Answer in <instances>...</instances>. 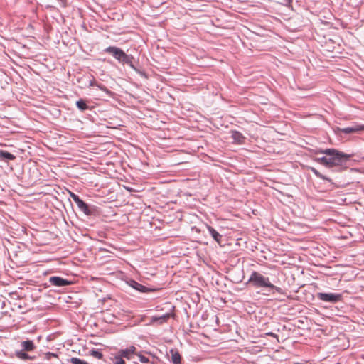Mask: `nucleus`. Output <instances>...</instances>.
I'll return each mask as SVG.
<instances>
[{"instance_id": "f257e3e1", "label": "nucleus", "mask_w": 364, "mask_h": 364, "mask_svg": "<svg viewBox=\"0 0 364 364\" xmlns=\"http://www.w3.org/2000/svg\"><path fill=\"white\" fill-rule=\"evenodd\" d=\"M326 156L317 158L316 161L328 168L341 166L346 164L350 156L334 149H326L321 151Z\"/></svg>"}, {"instance_id": "f03ea898", "label": "nucleus", "mask_w": 364, "mask_h": 364, "mask_svg": "<svg viewBox=\"0 0 364 364\" xmlns=\"http://www.w3.org/2000/svg\"><path fill=\"white\" fill-rule=\"evenodd\" d=\"M248 282L252 284L255 288L267 287L274 289L276 291L281 293L282 289L272 284L269 277H264L261 273L253 271L248 279Z\"/></svg>"}, {"instance_id": "7ed1b4c3", "label": "nucleus", "mask_w": 364, "mask_h": 364, "mask_svg": "<svg viewBox=\"0 0 364 364\" xmlns=\"http://www.w3.org/2000/svg\"><path fill=\"white\" fill-rule=\"evenodd\" d=\"M105 52L111 54L119 63L129 65L133 69L135 68L133 65V56L126 54L121 48L109 46L105 49Z\"/></svg>"}, {"instance_id": "20e7f679", "label": "nucleus", "mask_w": 364, "mask_h": 364, "mask_svg": "<svg viewBox=\"0 0 364 364\" xmlns=\"http://www.w3.org/2000/svg\"><path fill=\"white\" fill-rule=\"evenodd\" d=\"M341 294L333 293H318L317 298L326 302L336 303L341 299Z\"/></svg>"}, {"instance_id": "39448f33", "label": "nucleus", "mask_w": 364, "mask_h": 364, "mask_svg": "<svg viewBox=\"0 0 364 364\" xmlns=\"http://www.w3.org/2000/svg\"><path fill=\"white\" fill-rule=\"evenodd\" d=\"M343 134L360 133L364 131V125L363 124H353L350 127L341 128L339 129Z\"/></svg>"}, {"instance_id": "423d86ee", "label": "nucleus", "mask_w": 364, "mask_h": 364, "mask_svg": "<svg viewBox=\"0 0 364 364\" xmlns=\"http://www.w3.org/2000/svg\"><path fill=\"white\" fill-rule=\"evenodd\" d=\"M173 316V314L171 312L166 313L165 314H163L161 316H154L151 317V323H158V324H162L164 323L167 322V321L171 318Z\"/></svg>"}, {"instance_id": "0eeeda50", "label": "nucleus", "mask_w": 364, "mask_h": 364, "mask_svg": "<svg viewBox=\"0 0 364 364\" xmlns=\"http://www.w3.org/2000/svg\"><path fill=\"white\" fill-rule=\"evenodd\" d=\"M49 282L54 286L56 287H64L68 286L71 284V282L65 279H63L60 277H50L49 278Z\"/></svg>"}, {"instance_id": "6e6552de", "label": "nucleus", "mask_w": 364, "mask_h": 364, "mask_svg": "<svg viewBox=\"0 0 364 364\" xmlns=\"http://www.w3.org/2000/svg\"><path fill=\"white\" fill-rule=\"evenodd\" d=\"M129 284L133 289L137 290L139 292L146 293V292H149V291H153V289H149V288L138 283L137 282H136L134 280H130V282H129Z\"/></svg>"}, {"instance_id": "1a4fd4ad", "label": "nucleus", "mask_w": 364, "mask_h": 364, "mask_svg": "<svg viewBox=\"0 0 364 364\" xmlns=\"http://www.w3.org/2000/svg\"><path fill=\"white\" fill-rule=\"evenodd\" d=\"M136 352V348L133 346L127 348L126 349H122L119 351V354L121 357L125 358L127 359H130L131 355L134 354Z\"/></svg>"}, {"instance_id": "9d476101", "label": "nucleus", "mask_w": 364, "mask_h": 364, "mask_svg": "<svg viewBox=\"0 0 364 364\" xmlns=\"http://www.w3.org/2000/svg\"><path fill=\"white\" fill-rule=\"evenodd\" d=\"M231 137L234 141L237 144H242L245 143V137L242 135V133L237 131H232Z\"/></svg>"}, {"instance_id": "9b49d317", "label": "nucleus", "mask_w": 364, "mask_h": 364, "mask_svg": "<svg viewBox=\"0 0 364 364\" xmlns=\"http://www.w3.org/2000/svg\"><path fill=\"white\" fill-rule=\"evenodd\" d=\"M207 229L208 232L212 236V237L218 243L220 244L222 235L218 233L213 227L210 225H207Z\"/></svg>"}, {"instance_id": "f8f14e48", "label": "nucleus", "mask_w": 364, "mask_h": 364, "mask_svg": "<svg viewBox=\"0 0 364 364\" xmlns=\"http://www.w3.org/2000/svg\"><path fill=\"white\" fill-rule=\"evenodd\" d=\"M22 350L25 351H32L35 348V345L32 341L27 340L21 342Z\"/></svg>"}, {"instance_id": "ddd939ff", "label": "nucleus", "mask_w": 364, "mask_h": 364, "mask_svg": "<svg viewBox=\"0 0 364 364\" xmlns=\"http://www.w3.org/2000/svg\"><path fill=\"white\" fill-rule=\"evenodd\" d=\"M75 203L77 204V207L86 215L90 214V211L89 207L80 198L75 202Z\"/></svg>"}, {"instance_id": "4468645a", "label": "nucleus", "mask_w": 364, "mask_h": 364, "mask_svg": "<svg viewBox=\"0 0 364 364\" xmlns=\"http://www.w3.org/2000/svg\"><path fill=\"white\" fill-rule=\"evenodd\" d=\"M171 361L173 364H181V357L178 351L171 350Z\"/></svg>"}, {"instance_id": "2eb2a0df", "label": "nucleus", "mask_w": 364, "mask_h": 364, "mask_svg": "<svg viewBox=\"0 0 364 364\" xmlns=\"http://www.w3.org/2000/svg\"><path fill=\"white\" fill-rule=\"evenodd\" d=\"M0 156L7 160H14L15 159V156L14 154L6 151H1Z\"/></svg>"}, {"instance_id": "dca6fc26", "label": "nucleus", "mask_w": 364, "mask_h": 364, "mask_svg": "<svg viewBox=\"0 0 364 364\" xmlns=\"http://www.w3.org/2000/svg\"><path fill=\"white\" fill-rule=\"evenodd\" d=\"M311 171L314 173V174L319 178H321L323 180H326V181H328L329 182L331 181V178L326 177V176L321 174L317 169H316L315 168H311Z\"/></svg>"}, {"instance_id": "f3484780", "label": "nucleus", "mask_w": 364, "mask_h": 364, "mask_svg": "<svg viewBox=\"0 0 364 364\" xmlns=\"http://www.w3.org/2000/svg\"><path fill=\"white\" fill-rule=\"evenodd\" d=\"M311 171L314 173V174L319 178H321L323 180H326V181H328L329 182L331 181V178L326 177V176L321 174L317 169H316L315 168H311Z\"/></svg>"}, {"instance_id": "a211bd4d", "label": "nucleus", "mask_w": 364, "mask_h": 364, "mask_svg": "<svg viewBox=\"0 0 364 364\" xmlns=\"http://www.w3.org/2000/svg\"><path fill=\"white\" fill-rule=\"evenodd\" d=\"M76 106L80 111H85L88 109L86 102L82 99L76 102Z\"/></svg>"}, {"instance_id": "6ab92c4d", "label": "nucleus", "mask_w": 364, "mask_h": 364, "mask_svg": "<svg viewBox=\"0 0 364 364\" xmlns=\"http://www.w3.org/2000/svg\"><path fill=\"white\" fill-rule=\"evenodd\" d=\"M16 355L18 358L22 360H29L31 357L25 352V350H21L16 352Z\"/></svg>"}, {"instance_id": "aec40b11", "label": "nucleus", "mask_w": 364, "mask_h": 364, "mask_svg": "<svg viewBox=\"0 0 364 364\" xmlns=\"http://www.w3.org/2000/svg\"><path fill=\"white\" fill-rule=\"evenodd\" d=\"M69 361L72 364H89L88 363L77 358H71Z\"/></svg>"}, {"instance_id": "412c9836", "label": "nucleus", "mask_w": 364, "mask_h": 364, "mask_svg": "<svg viewBox=\"0 0 364 364\" xmlns=\"http://www.w3.org/2000/svg\"><path fill=\"white\" fill-rule=\"evenodd\" d=\"M90 355H92V357L95 358H97V359H102V354L97 350H92L90 352Z\"/></svg>"}, {"instance_id": "4be33fe9", "label": "nucleus", "mask_w": 364, "mask_h": 364, "mask_svg": "<svg viewBox=\"0 0 364 364\" xmlns=\"http://www.w3.org/2000/svg\"><path fill=\"white\" fill-rule=\"evenodd\" d=\"M123 357L119 354L118 356L114 358V364H125V361L122 359Z\"/></svg>"}, {"instance_id": "5701e85b", "label": "nucleus", "mask_w": 364, "mask_h": 364, "mask_svg": "<svg viewBox=\"0 0 364 364\" xmlns=\"http://www.w3.org/2000/svg\"><path fill=\"white\" fill-rule=\"evenodd\" d=\"M96 87H97L101 90L106 92L107 93L109 92V90L106 87L101 84H99L98 82H97Z\"/></svg>"}, {"instance_id": "b1692460", "label": "nucleus", "mask_w": 364, "mask_h": 364, "mask_svg": "<svg viewBox=\"0 0 364 364\" xmlns=\"http://www.w3.org/2000/svg\"><path fill=\"white\" fill-rule=\"evenodd\" d=\"M52 357L56 358L57 355L50 352L46 353V358L47 360H50Z\"/></svg>"}, {"instance_id": "393cba45", "label": "nucleus", "mask_w": 364, "mask_h": 364, "mask_svg": "<svg viewBox=\"0 0 364 364\" xmlns=\"http://www.w3.org/2000/svg\"><path fill=\"white\" fill-rule=\"evenodd\" d=\"M70 196L75 201V203L80 199V197L77 195L75 194L74 193L70 192Z\"/></svg>"}, {"instance_id": "a878e982", "label": "nucleus", "mask_w": 364, "mask_h": 364, "mask_svg": "<svg viewBox=\"0 0 364 364\" xmlns=\"http://www.w3.org/2000/svg\"><path fill=\"white\" fill-rule=\"evenodd\" d=\"M139 360L143 363H147L149 362V358L144 355H140Z\"/></svg>"}, {"instance_id": "bb28decb", "label": "nucleus", "mask_w": 364, "mask_h": 364, "mask_svg": "<svg viewBox=\"0 0 364 364\" xmlns=\"http://www.w3.org/2000/svg\"><path fill=\"white\" fill-rule=\"evenodd\" d=\"M96 85H97V82H96V80L94 78L92 79L91 80H90L89 86L93 87V86H96Z\"/></svg>"}, {"instance_id": "cd10ccee", "label": "nucleus", "mask_w": 364, "mask_h": 364, "mask_svg": "<svg viewBox=\"0 0 364 364\" xmlns=\"http://www.w3.org/2000/svg\"><path fill=\"white\" fill-rule=\"evenodd\" d=\"M267 335L272 336H276V335L274 333H269Z\"/></svg>"}, {"instance_id": "c85d7f7f", "label": "nucleus", "mask_w": 364, "mask_h": 364, "mask_svg": "<svg viewBox=\"0 0 364 364\" xmlns=\"http://www.w3.org/2000/svg\"><path fill=\"white\" fill-rule=\"evenodd\" d=\"M287 1H288L289 2H291V1H292V0H287Z\"/></svg>"}]
</instances>
